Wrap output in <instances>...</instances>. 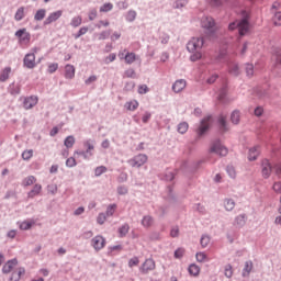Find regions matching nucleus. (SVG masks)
Listing matches in <instances>:
<instances>
[{"label": "nucleus", "mask_w": 281, "mask_h": 281, "mask_svg": "<svg viewBox=\"0 0 281 281\" xmlns=\"http://www.w3.org/2000/svg\"><path fill=\"white\" fill-rule=\"evenodd\" d=\"M205 44V40L203 37H192L187 43V49L191 53V61H199L201 60L203 54L202 48Z\"/></svg>", "instance_id": "obj_1"}, {"label": "nucleus", "mask_w": 281, "mask_h": 281, "mask_svg": "<svg viewBox=\"0 0 281 281\" xmlns=\"http://www.w3.org/2000/svg\"><path fill=\"white\" fill-rule=\"evenodd\" d=\"M250 24L247 19H241L240 21L233 22L228 25V30L233 32L234 30H239L240 36H244L248 33Z\"/></svg>", "instance_id": "obj_2"}, {"label": "nucleus", "mask_w": 281, "mask_h": 281, "mask_svg": "<svg viewBox=\"0 0 281 281\" xmlns=\"http://www.w3.org/2000/svg\"><path fill=\"white\" fill-rule=\"evenodd\" d=\"M14 36L18 37L20 45L24 48H27L31 44V33L25 29L18 30Z\"/></svg>", "instance_id": "obj_3"}, {"label": "nucleus", "mask_w": 281, "mask_h": 281, "mask_svg": "<svg viewBox=\"0 0 281 281\" xmlns=\"http://www.w3.org/2000/svg\"><path fill=\"white\" fill-rule=\"evenodd\" d=\"M210 153H214L215 155H218L221 157H225L228 155V149L220 140H215L213 144H211Z\"/></svg>", "instance_id": "obj_4"}, {"label": "nucleus", "mask_w": 281, "mask_h": 281, "mask_svg": "<svg viewBox=\"0 0 281 281\" xmlns=\"http://www.w3.org/2000/svg\"><path fill=\"white\" fill-rule=\"evenodd\" d=\"M146 162H148V156L145 154H139L137 156H134L128 164L134 167V168H140L144 166Z\"/></svg>", "instance_id": "obj_5"}, {"label": "nucleus", "mask_w": 281, "mask_h": 281, "mask_svg": "<svg viewBox=\"0 0 281 281\" xmlns=\"http://www.w3.org/2000/svg\"><path fill=\"white\" fill-rule=\"evenodd\" d=\"M120 60H124L126 65H133L137 60V55L126 52V49L119 53Z\"/></svg>", "instance_id": "obj_6"}, {"label": "nucleus", "mask_w": 281, "mask_h": 281, "mask_svg": "<svg viewBox=\"0 0 281 281\" xmlns=\"http://www.w3.org/2000/svg\"><path fill=\"white\" fill-rule=\"evenodd\" d=\"M90 245L93 247L94 251H100L106 246V239L103 236H94L90 241Z\"/></svg>", "instance_id": "obj_7"}, {"label": "nucleus", "mask_w": 281, "mask_h": 281, "mask_svg": "<svg viewBox=\"0 0 281 281\" xmlns=\"http://www.w3.org/2000/svg\"><path fill=\"white\" fill-rule=\"evenodd\" d=\"M211 121H212L211 116L204 117V119L202 120V122L200 123L199 128H196V135H199L200 137H202L203 134H205V133L209 131V128H210V126H211Z\"/></svg>", "instance_id": "obj_8"}, {"label": "nucleus", "mask_w": 281, "mask_h": 281, "mask_svg": "<svg viewBox=\"0 0 281 281\" xmlns=\"http://www.w3.org/2000/svg\"><path fill=\"white\" fill-rule=\"evenodd\" d=\"M24 67L26 69H33L36 67V56L35 54H26L24 57Z\"/></svg>", "instance_id": "obj_9"}, {"label": "nucleus", "mask_w": 281, "mask_h": 281, "mask_svg": "<svg viewBox=\"0 0 281 281\" xmlns=\"http://www.w3.org/2000/svg\"><path fill=\"white\" fill-rule=\"evenodd\" d=\"M202 27L210 32H214L215 31V22H214L213 18L204 16L202 19Z\"/></svg>", "instance_id": "obj_10"}, {"label": "nucleus", "mask_w": 281, "mask_h": 281, "mask_svg": "<svg viewBox=\"0 0 281 281\" xmlns=\"http://www.w3.org/2000/svg\"><path fill=\"white\" fill-rule=\"evenodd\" d=\"M154 269H156V262L153 259H146L145 263L139 268V271L148 273L149 271H154Z\"/></svg>", "instance_id": "obj_11"}, {"label": "nucleus", "mask_w": 281, "mask_h": 281, "mask_svg": "<svg viewBox=\"0 0 281 281\" xmlns=\"http://www.w3.org/2000/svg\"><path fill=\"white\" fill-rule=\"evenodd\" d=\"M36 104H38V97L35 95L26 97L23 102L25 110H32Z\"/></svg>", "instance_id": "obj_12"}, {"label": "nucleus", "mask_w": 281, "mask_h": 281, "mask_svg": "<svg viewBox=\"0 0 281 281\" xmlns=\"http://www.w3.org/2000/svg\"><path fill=\"white\" fill-rule=\"evenodd\" d=\"M63 16V11H55L48 14L47 19L44 21V25H49L56 21H58Z\"/></svg>", "instance_id": "obj_13"}, {"label": "nucleus", "mask_w": 281, "mask_h": 281, "mask_svg": "<svg viewBox=\"0 0 281 281\" xmlns=\"http://www.w3.org/2000/svg\"><path fill=\"white\" fill-rule=\"evenodd\" d=\"M187 88V81L183 79L177 80L172 85V91L176 93L182 92Z\"/></svg>", "instance_id": "obj_14"}, {"label": "nucleus", "mask_w": 281, "mask_h": 281, "mask_svg": "<svg viewBox=\"0 0 281 281\" xmlns=\"http://www.w3.org/2000/svg\"><path fill=\"white\" fill-rule=\"evenodd\" d=\"M247 222V215L245 214H241V215H237L235 218H234V227L236 228H243L244 225L246 224Z\"/></svg>", "instance_id": "obj_15"}, {"label": "nucleus", "mask_w": 281, "mask_h": 281, "mask_svg": "<svg viewBox=\"0 0 281 281\" xmlns=\"http://www.w3.org/2000/svg\"><path fill=\"white\" fill-rule=\"evenodd\" d=\"M271 175V164L269 160L265 159L262 161V177L268 179Z\"/></svg>", "instance_id": "obj_16"}, {"label": "nucleus", "mask_w": 281, "mask_h": 281, "mask_svg": "<svg viewBox=\"0 0 281 281\" xmlns=\"http://www.w3.org/2000/svg\"><path fill=\"white\" fill-rule=\"evenodd\" d=\"M65 77L66 79H74L76 77V67L67 64L65 67Z\"/></svg>", "instance_id": "obj_17"}, {"label": "nucleus", "mask_w": 281, "mask_h": 281, "mask_svg": "<svg viewBox=\"0 0 281 281\" xmlns=\"http://www.w3.org/2000/svg\"><path fill=\"white\" fill-rule=\"evenodd\" d=\"M18 266V260L13 259L10 261H7L5 265H3L2 272L3 273H10L12 272L13 268Z\"/></svg>", "instance_id": "obj_18"}, {"label": "nucleus", "mask_w": 281, "mask_h": 281, "mask_svg": "<svg viewBox=\"0 0 281 281\" xmlns=\"http://www.w3.org/2000/svg\"><path fill=\"white\" fill-rule=\"evenodd\" d=\"M218 128H220L222 134H224V133H226L228 131L227 117L226 116L221 115L218 117Z\"/></svg>", "instance_id": "obj_19"}, {"label": "nucleus", "mask_w": 281, "mask_h": 281, "mask_svg": "<svg viewBox=\"0 0 281 281\" xmlns=\"http://www.w3.org/2000/svg\"><path fill=\"white\" fill-rule=\"evenodd\" d=\"M139 105L140 104L138 103V101L134 99L124 103V109H126L130 112H135Z\"/></svg>", "instance_id": "obj_20"}, {"label": "nucleus", "mask_w": 281, "mask_h": 281, "mask_svg": "<svg viewBox=\"0 0 281 281\" xmlns=\"http://www.w3.org/2000/svg\"><path fill=\"white\" fill-rule=\"evenodd\" d=\"M24 273H25L24 268H20V269L14 270L11 273L10 281H20L21 277L24 276Z\"/></svg>", "instance_id": "obj_21"}, {"label": "nucleus", "mask_w": 281, "mask_h": 281, "mask_svg": "<svg viewBox=\"0 0 281 281\" xmlns=\"http://www.w3.org/2000/svg\"><path fill=\"white\" fill-rule=\"evenodd\" d=\"M154 225V217L150 215H145L142 218V226L143 228H150Z\"/></svg>", "instance_id": "obj_22"}, {"label": "nucleus", "mask_w": 281, "mask_h": 281, "mask_svg": "<svg viewBox=\"0 0 281 281\" xmlns=\"http://www.w3.org/2000/svg\"><path fill=\"white\" fill-rule=\"evenodd\" d=\"M259 153H260L259 146L250 148L249 154H248V160L249 161H255L258 158Z\"/></svg>", "instance_id": "obj_23"}, {"label": "nucleus", "mask_w": 281, "mask_h": 281, "mask_svg": "<svg viewBox=\"0 0 281 281\" xmlns=\"http://www.w3.org/2000/svg\"><path fill=\"white\" fill-rule=\"evenodd\" d=\"M41 190H43V187L41 184L33 186L32 191H30L27 194L29 199H34L35 196H38Z\"/></svg>", "instance_id": "obj_24"}, {"label": "nucleus", "mask_w": 281, "mask_h": 281, "mask_svg": "<svg viewBox=\"0 0 281 281\" xmlns=\"http://www.w3.org/2000/svg\"><path fill=\"white\" fill-rule=\"evenodd\" d=\"M12 72V68L11 67H5L3 68V70L0 74V81L1 82H5L9 80L10 78V74Z\"/></svg>", "instance_id": "obj_25"}, {"label": "nucleus", "mask_w": 281, "mask_h": 281, "mask_svg": "<svg viewBox=\"0 0 281 281\" xmlns=\"http://www.w3.org/2000/svg\"><path fill=\"white\" fill-rule=\"evenodd\" d=\"M188 272L189 274H191V277H199V274L201 273V268L192 263L191 266H189Z\"/></svg>", "instance_id": "obj_26"}, {"label": "nucleus", "mask_w": 281, "mask_h": 281, "mask_svg": "<svg viewBox=\"0 0 281 281\" xmlns=\"http://www.w3.org/2000/svg\"><path fill=\"white\" fill-rule=\"evenodd\" d=\"M33 225H35V221L26 220L20 224V228L21 231H29L32 228Z\"/></svg>", "instance_id": "obj_27"}, {"label": "nucleus", "mask_w": 281, "mask_h": 281, "mask_svg": "<svg viewBox=\"0 0 281 281\" xmlns=\"http://www.w3.org/2000/svg\"><path fill=\"white\" fill-rule=\"evenodd\" d=\"M251 270H252V261H246L245 267H244V271L241 272V276L243 277L250 276Z\"/></svg>", "instance_id": "obj_28"}, {"label": "nucleus", "mask_w": 281, "mask_h": 281, "mask_svg": "<svg viewBox=\"0 0 281 281\" xmlns=\"http://www.w3.org/2000/svg\"><path fill=\"white\" fill-rule=\"evenodd\" d=\"M223 206H225L226 211L232 212L234 206H236V203L233 199H226L225 202H223Z\"/></svg>", "instance_id": "obj_29"}, {"label": "nucleus", "mask_w": 281, "mask_h": 281, "mask_svg": "<svg viewBox=\"0 0 281 281\" xmlns=\"http://www.w3.org/2000/svg\"><path fill=\"white\" fill-rule=\"evenodd\" d=\"M115 211H117V204H109L108 209L105 210V215L108 217L114 216Z\"/></svg>", "instance_id": "obj_30"}, {"label": "nucleus", "mask_w": 281, "mask_h": 281, "mask_svg": "<svg viewBox=\"0 0 281 281\" xmlns=\"http://www.w3.org/2000/svg\"><path fill=\"white\" fill-rule=\"evenodd\" d=\"M82 24V18L81 15H77L74 19H71L70 21V26L74 29H77L78 26H80Z\"/></svg>", "instance_id": "obj_31"}, {"label": "nucleus", "mask_w": 281, "mask_h": 281, "mask_svg": "<svg viewBox=\"0 0 281 281\" xmlns=\"http://www.w3.org/2000/svg\"><path fill=\"white\" fill-rule=\"evenodd\" d=\"M35 182H36V178L33 176H29L24 180H22V186L31 187V186L35 184Z\"/></svg>", "instance_id": "obj_32"}, {"label": "nucleus", "mask_w": 281, "mask_h": 281, "mask_svg": "<svg viewBox=\"0 0 281 281\" xmlns=\"http://www.w3.org/2000/svg\"><path fill=\"white\" fill-rule=\"evenodd\" d=\"M25 16V8L22 7L18 9L16 14H14V20L15 21H22Z\"/></svg>", "instance_id": "obj_33"}, {"label": "nucleus", "mask_w": 281, "mask_h": 281, "mask_svg": "<svg viewBox=\"0 0 281 281\" xmlns=\"http://www.w3.org/2000/svg\"><path fill=\"white\" fill-rule=\"evenodd\" d=\"M240 121V113L237 110L233 111V114H231V122H233V124H238Z\"/></svg>", "instance_id": "obj_34"}, {"label": "nucleus", "mask_w": 281, "mask_h": 281, "mask_svg": "<svg viewBox=\"0 0 281 281\" xmlns=\"http://www.w3.org/2000/svg\"><path fill=\"white\" fill-rule=\"evenodd\" d=\"M76 145V138L74 136H68L66 140H64V146L67 148H72Z\"/></svg>", "instance_id": "obj_35"}, {"label": "nucleus", "mask_w": 281, "mask_h": 281, "mask_svg": "<svg viewBox=\"0 0 281 281\" xmlns=\"http://www.w3.org/2000/svg\"><path fill=\"white\" fill-rule=\"evenodd\" d=\"M228 71L231 75L237 76L239 75V67L237 66V64H229Z\"/></svg>", "instance_id": "obj_36"}, {"label": "nucleus", "mask_w": 281, "mask_h": 281, "mask_svg": "<svg viewBox=\"0 0 281 281\" xmlns=\"http://www.w3.org/2000/svg\"><path fill=\"white\" fill-rule=\"evenodd\" d=\"M45 16H46V10L40 9L36 11L35 21H43Z\"/></svg>", "instance_id": "obj_37"}, {"label": "nucleus", "mask_w": 281, "mask_h": 281, "mask_svg": "<svg viewBox=\"0 0 281 281\" xmlns=\"http://www.w3.org/2000/svg\"><path fill=\"white\" fill-rule=\"evenodd\" d=\"M127 233H130V225L124 224L123 226H121V227L119 228L120 237L126 236Z\"/></svg>", "instance_id": "obj_38"}, {"label": "nucleus", "mask_w": 281, "mask_h": 281, "mask_svg": "<svg viewBox=\"0 0 281 281\" xmlns=\"http://www.w3.org/2000/svg\"><path fill=\"white\" fill-rule=\"evenodd\" d=\"M114 8V5L111 2H106L103 5H101L100 8V12L101 13H108L109 11H111Z\"/></svg>", "instance_id": "obj_39"}, {"label": "nucleus", "mask_w": 281, "mask_h": 281, "mask_svg": "<svg viewBox=\"0 0 281 281\" xmlns=\"http://www.w3.org/2000/svg\"><path fill=\"white\" fill-rule=\"evenodd\" d=\"M272 23L276 26H281V12H276L274 15L272 16Z\"/></svg>", "instance_id": "obj_40"}, {"label": "nucleus", "mask_w": 281, "mask_h": 281, "mask_svg": "<svg viewBox=\"0 0 281 281\" xmlns=\"http://www.w3.org/2000/svg\"><path fill=\"white\" fill-rule=\"evenodd\" d=\"M196 262H206L209 258L206 257L205 252H196L195 255Z\"/></svg>", "instance_id": "obj_41"}, {"label": "nucleus", "mask_w": 281, "mask_h": 281, "mask_svg": "<svg viewBox=\"0 0 281 281\" xmlns=\"http://www.w3.org/2000/svg\"><path fill=\"white\" fill-rule=\"evenodd\" d=\"M108 171L105 166H100L94 169V177H100Z\"/></svg>", "instance_id": "obj_42"}, {"label": "nucleus", "mask_w": 281, "mask_h": 281, "mask_svg": "<svg viewBox=\"0 0 281 281\" xmlns=\"http://www.w3.org/2000/svg\"><path fill=\"white\" fill-rule=\"evenodd\" d=\"M189 126L187 122L178 124V133L180 134H186L188 131Z\"/></svg>", "instance_id": "obj_43"}, {"label": "nucleus", "mask_w": 281, "mask_h": 281, "mask_svg": "<svg viewBox=\"0 0 281 281\" xmlns=\"http://www.w3.org/2000/svg\"><path fill=\"white\" fill-rule=\"evenodd\" d=\"M32 157H33V150L32 149L24 150V153H22V159H24V161L31 160Z\"/></svg>", "instance_id": "obj_44"}, {"label": "nucleus", "mask_w": 281, "mask_h": 281, "mask_svg": "<svg viewBox=\"0 0 281 281\" xmlns=\"http://www.w3.org/2000/svg\"><path fill=\"white\" fill-rule=\"evenodd\" d=\"M89 31L88 26H82L81 29H79L78 33L75 34V40L80 38L82 35L87 34Z\"/></svg>", "instance_id": "obj_45"}, {"label": "nucleus", "mask_w": 281, "mask_h": 281, "mask_svg": "<svg viewBox=\"0 0 281 281\" xmlns=\"http://www.w3.org/2000/svg\"><path fill=\"white\" fill-rule=\"evenodd\" d=\"M226 172L231 177V179H236V169L233 166L226 167Z\"/></svg>", "instance_id": "obj_46"}, {"label": "nucleus", "mask_w": 281, "mask_h": 281, "mask_svg": "<svg viewBox=\"0 0 281 281\" xmlns=\"http://www.w3.org/2000/svg\"><path fill=\"white\" fill-rule=\"evenodd\" d=\"M109 216L105 215L104 213H100L97 217V223L100 224V225H103L105 222H106V218Z\"/></svg>", "instance_id": "obj_47"}, {"label": "nucleus", "mask_w": 281, "mask_h": 281, "mask_svg": "<svg viewBox=\"0 0 281 281\" xmlns=\"http://www.w3.org/2000/svg\"><path fill=\"white\" fill-rule=\"evenodd\" d=\"M200 245H202L203 248L207 247L210 245V236H202V239H200Z\"/></svg>", "instance_id": "obj_48"}, {"label": "nucleus", "mask_w": 281, "mask_h": 281, "mask_svg": "<svg viewBox=\"0 0 281 281\" xmlns=\"http://www.w3.org/2000/svg\"><path fill=\"white\" fill-rule=\"evenodd\" d=\"M66 166H67L68 168H74V167H76V166H77L76 158H74V157L67 158V160H66Z\"/></svg>", "instance_id": "obj_49"}, {"label": "nucleus", "mask_w": 281, "mask_h": 281, "mask_svg": "<svg viewBox=\"0 0 281 281\" xmlns=\"http://www.w3.org/2000/svg\"><path fill=\"white\" fill-rule=\"evenodd\" d=\"M57 69H58V64L57 63H53V64H48V74H54V72H57Z\"/></svg>", "instance_id": "obj_50"}, {"label": "nucleus", "mask_w": 281, "mask_h": 281, "mask_svg": "<svg viewBox=\"0 0 281 281\" xmlns=\"http://www.w3.org/2000/svg\"><path fill=\"white\" fill-rule=\"evenodd\" d=\"M186 254V250L183 248H178L176 252H173V257L177 259H180Z\"/></svg>", "instance_id": "obj_51"}, {"label": "nucleus", "mask_w": 281, "mask_h": 281, "mask_svg": "<svg viewBox=\"0 0 281 281\" xmlns=\"http://www.w3.org/2000/svg\"><path fill=\"white\" fill-rule=\"evenodd\" d=\"M137 16V13L135 11H130L126 14V20L130 22L135 21V18Z\"/></svg>", "instance_id": "obj_52"}, {"label": "nucleus", "mask_w": 281, "mask_h": 281, "mask_svg": "<svg viewBox=\"0 0 281 281\" xmlns=\"http://www.w3.org/2000/svg\"><path fill=\"white\" fill-rule=\"evenodd\" d=\"M148 91H149V89H148L147 85L138 86V93L139 94H146V93H148Z\"/></svg>", "instance_id": "obj_53"}, {"label": "nucleus", "mask_w": 281, "mask_h": 281, "mask_svg": "<svg viewBox=\"0 0 281 281\" xmlns=\"http://www.w3.org/2000/svg\"><path fill=\"white\" fill-rule=\"evenodd\" d=\"M97 79H98L97 76L92 75V76H90L89 78L86 79L85 85L86 86H91L93 82L97 81Z\"/></svg>", "instance_id": "obj_54"}, {"label": "nucleus", "mask_w": 281, "mask_h": 281, "mask_svg": "<svg viewBox=\"0 0 281 281\" xmlns=\"http://www.w3.org/2000/svg\"><path fill=\"white\" fill-rule=\"evenodd\" d=\"M245 70H246V75H247L248 77H251V76H252V74H254V67H252V64H246V68H245Z\"/></svg>", "instance_id": "obj_55"}, {"label": "nucleus", "mask_w": 281, "mask_h": 281, "mask_svg": "<svg viewBox=\"0 0 281 281\" xmlns=\"http://www.w3.org/2000/svg\"><path fill=\"white\" fill-rule=\"evenodd\" d=\"M139 263H140V261L138 260V258L134 257V258H131L128 266H130V268H134V267L138 266Z\"/></svg>", "instance_id": "obj_56"}, {"label": "nucleus", "mask_w": 281, "mask_h": 281, "mask_svg": "<svg viewBox=\"0 0 281 281\" xmlns=\"http://www.w3.org/2000/svg\"><path fill=\"white\" fill-rule=\"evenodd\" d=\"M85 147L87 148L86 153L89 154L91 150H93V143L91 140H86Z\"/></svg>", "instance_id": "obj_57"}, {"label": "nucleus", "mask_w": 281, "mask_h": 281, "mask_svg": "<svg viewBox=\"0 0 281 281\" xmlns=\"http://www.w3.org/2000/svg\"><path fill=\"white\" fill-rule=\"evenodd\" d=\"M225 277L231 279L233 277V269H232V266H226L225 267Z\"/></svg>", "instance_id": "obj_58"}, {"label": "nucleus", "mask_w": 281, "mask_h": 281, "mask_svg": "<svg viewBox=\"0 0 281 281\" xmlns=\"http://www.w3.org/2000/svg\"><path fill=\"white\" fill-rule=\"evenodd\" d=\"M108 26H109V21H108V20L100 21V22H98V24H97V29H98V30H101V27H108Z\"/></svg>", "instance_id": "obj_59"}, {"label": "nucleus", "mask_w": 281, "mask_h": 281, "mask_svg": "<svg viewBox=\"0 0 281 281\" xmlns=\"http://www.w3.org/2000/svg\"><path fill=\"white\" fill-rule=\"evenodd\" d=\"M217 78H218V75H216V74L211 75V77L207 78L206 82L210 85H213L214 82H216Z\"/></svg>", "instance_id": "obj_60"}, {"label": "nucleus", "mask_w": 281, "mask_h": 281, "mask_svg": "<svg viewBox=\"0 0 281 281\" xmlns=\"http://www.w3.org/2000/svg\"><path fill=\"white\" fill-rule=\"evenodd\" d=\"M187 0H177L176 1V8L179 9V8H183L187 5Z\"/></svg>", "instance_id": "obj_61"}, {"label": "nucleus", "mask_w": 281, "mask_h": 281, "mask_svg": "<svg viewBox=\"0 0 281 281\" xmlns=\"http://www.w3.org/2000/svg\"><path fill=\"white\" fill-rule=\"evenodd\" d=\"M272 190L277 193H281V182H274V186H272Z\"/></svg>", "instance_id": "obj_62"}, {"label": "nucleus", "mask_w": 281, "mask_h": 281, "mask_svg": "<svg viewBox=\"0 0 281 281\" xmlns=\"http://www.w3.org/2000/svg\"><path fill=\"white\" fill-rule=\"evenodd\" d=\"M179 236V227L178 226H175L172 227L171 229V237L172 238H177Z\"/></svg>", "instance_id": "obj_63"}, {"label": "nucleus", "mask_w": 281, "mask_h": 281, "mask_svg": "<svg viewBox=\"0 0 281 281\" xmlns=\"http://www.w3.org/2000/svg\"><path fill=\"white\" fill-rule=\"evenodd\" d=\"M124 76H126L127 78H134V77H135V71H134V69L126 70V71L124 72Z\"/></svg>", "instance_id": "obj_64"}]
</instances>
